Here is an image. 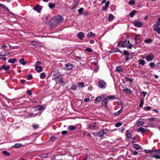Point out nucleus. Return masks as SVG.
Listing matches in <instances>:
<instances>
[{
    "instance_id": "nucleus-3",
    "label": "nucleus",
    "mask_w": 160,
    "mask_h": 160,
    "mask_svg": "<svg viewBox=\"0 0 160 160\" xmlns=\"http://www.w3.org/2000/svg\"><path fill=\"white\" fill-rule=\"evenodd\" d=\"M145 58L146 61L149 62L152 60L154 58V56L153 54L151 53L148 55H146Z\"/></svg>"
},
{
    "instance_id": "nucleus-13",
    "label": "nucleus",
    "mask_w": 160,
    "mask_h": 160,
    "mask_svg": "<svg viewBox=\"0 0 160 160\" xmlns=\"http://www.w3.org/2000/svg\"><path fill=\"white\" fill-rule=\"evenodd\" d=\"M34 10L37 11L38 12H40L41 8L39 7V6L38 5L35 6L33 8Z\"/></svg>"
},
{
    "instance_id": "nucleus-37",
    "label": "nucleus",
    "mask_w": 160,
    "mask_h": 160,
    "mask_svg": "<svg viewBox=\"0 0 160 160\" xmlns=\"http://www.w3.org/2000/svg\"><path fill=\"white\" fill-rule=\"evenodd\" d=\"M78 86L79 87L82 88H83L84 87V83L83 82L78 83Z\"/></svg>"
},
{
    "instance_id": "nucleus-50",
    "label": "nucleus",
    "mask_w": 160,
    "mask_h": 160,
    "mask_svg": "<svg viewBox=\"0 0 160 160\" xmlns=\"http://www.w3.org/2000/svg\"><path fill=\"white\" fill-rule=\"evenodd\" d=\"M122 125V123L121 122H119L116 123L115 124V127H120V126H121Z\"/></svg>"
},
{
    "instance_id": "nucleus-32",
    "label": "nucleus",
    "mask_w": 160,
    "mask_h": 160,
    "mask_svg": "<svg viewBox=\"0 0 160 160\" xmlns=\"http://www.w3.org/2000/svg\"><path fill=\"white\" fill-rule=\"evenodd\" d=\"M133 146L135 148L137 149H139L141 148L140 146L137 144H134Z\"/></svg>"
},
{
    "instance_id": "nucleus-9",
    "label": "nucleus",
    "mask_w": 160,
    "mask_h": 160,
    "mask_svg": "<svg viewBox=\"0 0 160 160\" xmlns=\"http://www.w3.org/2000/svg\"><path fill=\"white\" fill-rule=\"evenodd\" d=\"M85 35L84 33L82 32H79L77 34L78 38L80 40H82L84 37Z\"/></svg>"
},
{
    "instance_id": "nucleus-11",
    "label": "nucleus",
    "mask_w": 160,
    "mask_h": 160,
    "mask_svg": "<svg viewBox=\"0 0 160 160\" xmlns=\"http://www.w3.org/2000/svg\"><path fill=\"white\" fill-rule=\"evenodd\" d=\"M72 68V65L70 63H68L65 65V69L68 70H71Z\"/></svg>"
},
{
    "instance_id": "nucleus-53",
    "label": "nucleus",
    "mask_w": 160,
    "mask_h": 160,
    "mask_svg": "<svg viewBox=\"0 0 160 160\" xmlns=\"http://www.w3.org/2000/svg\"><path fill=\"white\" fill-rule=\"evenodd\" d=\"M152 157L155 158L156 159H160V155H156L154 156H152Z\"/></svg>"
},
{
    "instance_id": "nucleus-23",
    "label": "nucleus",
    "mask_w": 160,
    "mask_h": 160,
    "mask_svg": "<svg viewBox=\"0 0 160 160\" xmlns=\"http://www.w3.org/2000/svg\"><path fill=\"white\" fill-rule=\"evenodd\" d=\"M137 11L135 10H132L129 14V16L130 17L132 18L134 15L135 14V13Z\"/></svg>"
},
{
    "instance_id": "nucleus-24",
    "label": "nucleus",
    "mask_w": 160,
    "mask_h": 160,
    "mask_svg": "<svg viewBox=\"0 0 160 160\" xmlns=\"http://www.w3.org/2000/svg\"><path fill=\"white\" fill-rule=\"evenodd\" d=\"M0 6L7 11H8L9 10V9L4 4L0 3Z\"/></svg>"
},
{
    "instance_id": "nucleus-15",
    "label": "nucleus",
    "mask_w": 160,
    "mask_h": 160,
    "mask_svg": "<svg viewBox=\"0 0 160 160\" xmlns=\"http://www.w3.org/2000/svg\"><path fill=\"white\" fill-rule=\"evenodd\" d=\"M10 68V67L9 65L5 66V65H3L1 67V69H3L5 71H7L9 70Z\"/></svg>"
},
{
    "instance_id": "nucleus-33",
    "label": "nucleus",
    "mask_w": 160,
    "mask_h": 160,
    "mask_svg": "<svg viewBox=\"0 0 160 160\" xmlns=\"http://www.w3.org/2000/svg\"><path fill=\"white\" fill-rule=\"evenodd\" d=\"M46 76V75H45V73L42 72L40 74V77L41 79H44L45 78Z\"/></svg>"
},
{
    "instance_id": "nucleus-46",
    "label": "nucleus",
    "mask_w": 160,
    "mask_h": 160,
    "mask_svg": "<svg viewBox=\"0 0 160 160\" xmlns=\"http://www.w3.org/2000/svg\"><path fill=\"white\" fill-rule=\"evenodd\" d=\"M101 100V97H98L96 98L95 101L97 102H99Z\"/></svg>"
},
{
    "instance_id": "nucleus-14",
    "label": "nucleus",
    "mask_w": 160,
    "mask_h": 160,
    "mask_svg": "<svg viewBox=\"0 0 160 160\" xmlns=\"http://www.w3.org/2000/svg\"><path fill=\"white\" fill-rule=\"evenodd\" d=\"M124 43H125V42L122 41H120L118 43V46L119 47H126V46L124 45Z\"/></svg>"
},
{
    "instance_id": "nucleus-25",
    "label": "nucleus",
    "mask_w": 160,
    "mask_h": 160,
    "mask_svg": "<svg viewBox=\"0 0 160 160\" xmlns=\"http://www.w3.org/2000/svg\"><path fill=\"white\" fill-rule=\"evenodd\" d=\"M106 98H107V99H108V101L109 100H110V99H114L116 97H115V96H107L106 97Z\"/></svg>"
},
{
    "instance_id": "nucleus-21",
    "label": "nucleus",
    "mask_w": 160,
    "mask_h": 160,
    "mask_svg": "<svg viewBox=\"0 0 160 160\" xmlns=\"http://www.w3.org/2000/svg\"><path fill=\"white\" fill-rule=\"evenodd\" d=\"M116 70L118 72H122L123 71V68L121 66H118L116 68Z\"/></svg>"
},
{
    "instance_id": "nucleus-39",
    "label": "nucleus",
    "mask_w": 160,
    "mask_h": 160,
    "mask_svg": "<svg viewBox=\"0 0 160 160\" xmlns=\"http://www.w3.org/2000/svg\"><path fill=\"white\" fill-rule=\"evenodd\" d=\"M135 3L134 0H131L128 2V4L130 5H133L135 4Z\"/></svg>"
},
{
    "instance_id": "nucleus-12",
    "label": "nucleus",
    "mask_w": 160,
    "mask_h": 160,
    "mask_svg": "<svg viewBox=\"0 0 160 160\" xmlns=\"http://www.w3.org/2000/svg\"><path fill=\"white\" fill-rule=\"evenodd\" d=\"M96 122L92 123L89 125V128L92 130H94L96 128Z\"/></svg>"
},
{
    "instance_id": "nucleus-17",
    "label": "nucleus",
    "mask_w": 160,
    "mask_h": 160,
    "mask_svg": "<svg viewBox=\"0 0 160 160\" xmlns=\"http://www.w3.org/2000/svg\"><path fill=\"white\" fill-rule=\"evenodd\" d=\"M76 128V127L73 125H70L68 126V129L70 131H73Z\"/></svg>"
},
{
    "instance_id": "nucleus-8",
    "label": "nucleus",
    "mask_w": 160,
    "mask_h": 160,
    "mask_svg": "<svg viewBox=\"0 0 160 160\" xmlns=\"http://www.w3.org/2000/svg\"><path fill=\"white\" fill-rule=\"evenodd\" d=\"M110 2L109 1H107L105 5V6L102 7V10L103 11H106L108 8Z\"/></svg>"
},
{
    "instance_id": "nucleus-41",
    "label": "nucleus",
    "mask_w": 160,
    "mask_h": 160,
    "mask_svg": "<svg viewBox=\"0 0 160 160\" xmlns=\"http://www.w3.org/2000/svg\"><path fill=\"white\" fill-rule=\"evenodd\" d=\"M120 52L121 53H122V52L117 48L114 49L112 50V52Z\"/></svg>"
},
{
    "instance_id": "nucleus-1",
    "label": "nucleus",
    "mask_w": 160,
    "mask_h": 160,
    "mask_svg": "<svg viewBox=\"0 0 160 160\" xmlns=\"http://www.w3.org/2000/svg\"><path fill=\"white\" fill-rule=\"evenodd\" d=\"M63 21V18L60 15L53 17L50 21V25L52 27H55L58 23H62Z\"/></svg>"
},
{
    "instance_id": "nucleus-45",
    "label": "nucleus",
    "mask_w": 160,
    "mask_h": 160,
    "mask_svg": "<svg viewBox=\"0 0 160 160\" xmlns=\"http://www.w3.org/2000/svg\"><path fill=\"white\" fill-rule=\"evenodd\" d=\"M155 64L154 62H151L149 64V66L152 68H153L155 66Z\"/></svg>"
},
{
    "instance_id": "nucleus-48",
    "label": "nucleus",
    "mask_w": 160,
    "mask_h": 160,
    "mask_svg": "<svg viewBox=\"0 0 160 160\" xmlns=\"http://www.w3.org/2000/svg\"><path fill=\"white\" fill-rule=\"evenodd\" d=\"M125 78L127 80L131 82H132L133 81V80L132 79L129 78L128 77H125Z\"/></svg>"
},
{
    "instance_id": "nucleus-43",
    "label": "nucleus",
    "mask_w": 160,
    "mask_h": 160,
    "mask_svg": "<svg viewBox=\"0 0 160 160\" xmlns=\"http://www.w3.org/2000/svg\"><path fill=\"white\" fill-rule=\"evenodd\" d=\"M57 138L56 137H50V140L52 141V142H54V141H55V140H56L57 139Z\"/></svg>"
},
{
    "instance_id": "nucleus-2",
    "label": "nucleus",
    "mask_w": 160,
    "mask_h": 160,
    "mask_svg": "<svg viewBox=\"0 0 160 160\" xmlns=\"http://www.w3.org/2000/svg\"><path fill=\"white\" fill-rule=\"evenodd\" d=\"M160 24L158 22L153 25V29L154 31L157 32L159 34H160Z\"/></svg>"
},
{
    "instance_id": "nucleus-40",
    "label": "nucleus",
    "mask_w": 160,
    "mask_h": 160,
    "mask_svg": "<svg viewBox=\"0 0 160 160\" xmlns=\"http://www.w3.org/2000/svg\"><path fill=\"white\" fill-rule=\"evenodd\" d=\"M2 153L3 155H5L6 156H10L9 153L6 151H3Z\"/></svg>"
},
{
    "instance_id": "nucleus-27",
    "label": "nucleus",
    "mask_w": 160,
    "mask_h": 160,
    "mask_svg": "<svg viewBox=\"0 0 160 160\" xmlns=\"http://www.w3.org/2000/svg\"><path fill=\"white\" fill-rule=\"evenodd\" d=\"M17 60L16 59L14 58L13 59H10L8 60V62L9 63L13 64Z\"/></svg>"
},
{
    "instance_id": "nucleus-26",
    "label": "nucleus",
    "mask_w": 160,
    "mask_h": 160,
    "mask_svg": "<svg viewBox=\"0 0 160 160\" xmlns=\"http://www.w3.org/2000/svg\"><path fill=\"white\" fill-rule=\"evenodd\" d=\"M122 108H121L120 110L118 111V112L115 113H114V115L116 116H118L121 113V112H122Z\"/></svg>"
},
{
    "instance_id": "nucleus-49",
    "label": "nucleus",
    "mask_w": 160,
    "mask_h": 160,
    "mask_svg": "<svg viewBox=\"0 0 160 160\" xmlns=\"http://www.w3.org/2000/svg\"><path fill=\"white\" fill-rule=\"evenodd\" d=\"M84 9L83 8H80L79 9H78V12L79 13H80L81 14H82V11H83Z\"/></svg>"
},
{
    "instance_id": "nucleus-5",
    "label": "nucleus",
    "mask_w": 160,
    "mask_h": 160,
    "mask_svg": "<svg viewBox=\"0 0 160 160\" xmlns=\"http://www.w3.org/2000/svg\"><path fill=\"white\" fill-rule=\"evenodd\" d=\"M107 131L108 130L107 129H102L101 131L97 132L96 134L98 137H101L106 133Z\"/></svg>"
},
{
    "instance_id": "nucleus-35",
    "label": "nucleus",
    "mask_w": 160,
    "mask_h": 160,
    "mask_svg": "<svg viewBox=\"0 0 160 160\" xmlns=\"http://www.w3.org/2000/svg\"><path fill=\"white\" fill-rule=\"evenodd\" d=\"M152 39L151 38H148V39L145 40L144 41V42H145L148 43H150L151 42H152Z\"/></svg>"
},
{
    "instance_id": "nucleus-31",
    "label": "nucleus",
    "mask_w": 160,
    "mask_h": 160,
    "mask_svg": "<svg viewBox=\"0 0 160 160\" xmlns=\"http://www.w3.org/2000/svg\"><path fill=\"white\" fill-rule=\"evenodd\" d=\"M22 146L23 145L21 143H17L14 144L13 147L14 148H17Z\"/></svg>"
},
{
    "instance_id": "nucleus-6",
    "label": "nucleus",
    "mask_w": 160,
    "mask_h": 160,
    "mask_svg": "<svg viewBox=\"0 0 160 160\" xmlns=\"http://www.w3.org/2000/svg\"><path fill=\"white\" fill-rule=\"evenodd\" d=\"M98 86L99 87L104 88L106 87V83L103 80H100L98 83Z\"/></svg>"
},
{
    "instance_id": "nucleus-34",
    "label": "nucleus",
    "mask_w": 160,
    "mask_h": 160,
    "mask_svg": "<svg viewBox=\"0 0 160 160\" xmlns=\"http://www.w3.org/2000/svg\"><path fill=\"white\" fill-rule=\"evenodd\" d=\"M8 54H6V52H4L3 51H1L0 52V56H1L3 57L6 56L7 55H8Z\"/></svg>"
},
{
    "instance_id": "nucleus-10",
    "label": "nucleus",
    "mask_w": 160,
    "mask_h": 160,
    "mask_svg": "<svg viewBox=\"0 0 160 160\" xmlns=\"http://www.w3.org/2000/svg\"><path fill=\"white\" fill-rule=\"evenodd\" d=\"M35 70L38 72H40L42 71V66L35 65Z\"/></svg>"
},
{
    "instance_id": "nucleus-60",
    "label": "nucleus",
    "mask_w": 160,
    "mask_h": 160,
    "mask_svg": "<svg viewBox=\"0 0 160 160\" xmlns=\"http://www.w3.org/2000/svg\"><path fill=\"white\" fill-rule=\"evenodd\" d=\"M133 154L134 155H137L138 154V153L137 151H134L133 152Z\"/></svg>"
},
{
    "instance_id": "nucleus-47",
    "label": "nucleus",
    "mask_w": 160,
    "mask_h": 160,
    "mask_svg": "<svg viewBox=\"0 0 160 160\" xmlns=\"http://www.w3.org/2000/svg\"><path fill=\"white\" fill-rule=\"evenodd\" d=\"M43 108L42 105H40L37 106V108L39 110H42Z\"/></svg>"
},
{
    "instance_id": "nucleus-20",
    "label": "nucleus",
    "mask_w": 160,
    "mask_h": 160,
    "mask_svg": "<svg viewBox=\"0 0 160 160\" xmlns=\"http://www.w3.org/2000/svg\"><path fill=\"white\" fill-rule=\"evenodd\" d=\"M19 62L21 64L23 65H25L26 64V62L24 61V59L23 58H21L19 60Z\"/></svg>"
},
{
    "instance_id": "nucleus-59",
    "label": "nucleus",
    "mask_w": 160,
    "mask_h": 160,
    "mask_svg": "<svg viewBox=\"0 0 160 160\" xmlns=\"http://www.w3.org/2000/svg\"><path fill=\"white\" fill-rule=\"evenodd\" d=\"M42 64V63L41 62L38 61L36 62V64L35 65H41Z\"/></svg>"
},
{
    "instance_id": "nucleus-57",
    "label": "nucleus",
    "mask_w": 160,
    "mask_h": 160,
    "mask_svg": "<svg viewBox=\"0 0 160 160\" xmlns=\"http://www.w3.org/2000/svg\"><path fill=\"white\" fill-rule=\"evenodd\" d=\"M27 93L29 95H31L32 94V92L30 90L28 91Z\"/></svg>"
},
{
    "instance_id": "nucleus-64",
    "label": "nucleus",
    "mask_w": 160,
    "mask_h": 160,
    "mask_svg": "<svg viewBox=\"0 0 160 160\" xmlns=\"http://www.w3.org/2000/svg\"><path fill=\"white\" fill-rule=\"evenodd\" d=\"M78 3L77 2H76L73 4V6L74 7V8H75V7H76V6L78 5Z\"/></svg>"
},
{
    "instance_id": "nucleus-38",
    "label": "nucleus",
    "mask_w": 160,
    "mask_h": 160,
    "mask_svg": "<svg viewBox=\"0 0 160 160\" xmlns=\"http://www.w3.org/2000/svg\"><path fill=\"white\" fill-rule=\"evenodd\" d=\"M126 46V47L127 48L131 49L133 45L131 43H129V44H127Z\"/></svg>"
},
{
    "instance_id": "nucleus-51",
    "label": "nucleus",
    "mask_w": 160,
    "mask_h": 160,
    "mask_svg": "<svg viewBox=\"0 0 160 160\" xmlns=\"http://www.w3.org/2000/svg\"><path fill=\"white\" fill-rule=\"evenodd\" d=\"M144 109L146 111H149L151 109V107H146L144 108Z\"/></svg>"
},
{
    "instance_id": "nucleus-29",
    "label": "nucleus",
    "mask_w": 160,
    "mask_h": 160,
    "mask_svg": "<svg viewBox=\"0 0 160 160\" xmlns=\"http://www.w3.org/2000/svg\"><path fill=\"white\" fill-rule=\"evenodd\" d=\"M126 134L128 139H129L131 138V133H129L128 131H126Z\"/></svg>"
},
{
    "instance_id": "nucleus-42",
    "label": "nucleus",
    "mask_w": 160,
    "mask_h": 160,
    "mask_svg": "<svg viewBox=\"0 0 160 160\" xmlns=\"http://www.w3.org/2000/svg\"><path fill=\"white\" fill-rule=\"evenodd\" d=\"M144 123V122L143 121H139L137 123V126L139 127L141 125Z\"/></svg>"
},
{
    "instance_id": "nucleus-44",
    "label": "nucleus",
    "mask_w": 160,
    "mask_h": 160,
    "mask_svg": "<svg viewBox=\"0 0 160 160\" xmlns=\"http://www.w3.org/2000/svg\"><path fill=\"white\" fill-rule=\"evenodd\" d=\"M123 53L125 55L129 56L130 55L129 52L127 50H125L123 51Z\"/></svg>"
},
{
    "instance_id": "nucleus-7",
    "label": "nucleus",
    "mask_w": 160,
    "mask_h": 160,
    "mask_svg": "<svg viewBox=\"0 0 160 160\" xmlns=\"http://www.w3.org/2000/svg\"><path fill=\"white\" fill-rule=\"evenodd\" d=\"M108 100L107 98H105L103 99L102 102V105L105 108H108V106L107 104Z\"/></svg>"
},
{
    "instance_id": "nucleus-18",
    "label": "nucleus",
    "mask_w": 160,
    "mask_h": 160,
    "mask_svg": "<svg viewBox=\"0 0 160 160\" xmlns=\"http://www.w3.org/2000/svg\"><path fill=\"white\" fill-rule=\"evenodd\" d=\"M138 132H141L142 134L146 131V130L144 128L142 127L139 128L138 129Z\"/></svg>"
},
{
    "instance_id": "nucleus-52",
    "label": "nucleus",
    "mask_w": 160,
    "mask_h": 160,
    "mask_svg": "<svg viewBox=\"0 0 160 160\" xmlns=\"http://www.w3.org/2000/svg\"><path fill=\"white\" fill-rule=\"evenodd\" d=\"M32 127L34 129H36L38 128L39 127L38 125L36 124V125H34L33 124L32 125Z\"/></svg>"
},
{
    "instance_id": "nucleus-16",
    "label": "nucleus",
    "mask_w": 160,
    "mask_h": 160,
    "mask_svg": "<svg viewBox=\"0 0 160 160\" xmlns=\"http://www.w3.org/2000/svg\"><path fill=\"white\" fill-rule=\"evenodd\" d=\"M123 92L126 94H131L132 93V91L130 89L127 88L123 89Z\"/></svg>"
},
{
    "instance_id": "nucleus-62",
    "label": "nucleus",
    "mask_w": 160,
    "mask_h": 160,
    "mask_svg": "<svg viewBox=\"0 0 160 160\" xmlns=\"http://www.w3.org/2000/svg\"><path fill=\"white\" fill-rule=\"evenodd\" d=\"M152 151V150H147L145 151V152L146 153H151Z\"/></svg>"
},
{
    "instance_id": "nucleus-55",
    "label": "nucleus",
    "mask_w": 160,
    "mask_h": 160,
    "mask_svg": "<svg viewBox=\"0 0 160 160\" xmlns=\"http://www.w3.org/2000/svg\"><path fill=\"white\" fill-rule=\"evenodd\" d=\"M32 75L31 74H30L28 75V80H31L32 79Z\"/></svg>"
},
{
    "instance_id": "nucleus-19",
    "label": "nucleus",
    "mask_w": 160,
    "mask_h": 160,
    "mask_svg": "<svg viewBox=\"0 0 160 160\" xmlns=\"http://www.w3.org/2000/svg\"><path fill=\"white\" fill-rule=\"evenodd\" d=\"M95 34L93 33L92 32L90 31L88 33L87 35V36L88 38L94 37L95 36Z\"/></svg>"
},
{
    "instance_id": "nucleus-58",
    "label": "nucleus",
    "mask_w": 160,
    "mask_h": 160,
    "mask_svg": "<svg viewBox=\"0 0 160 160\" xmlns=\"http://www.w3.org/2000/svg\"><path fill=\"white\" fill-rule=\"evenodd\" d=\"M59 82L61 84H64V82L62 78H61L59 80Z\"/></svg>"
},
{
    "instance_id": "nucleus-56",
    "label": "nucleus",
    "mask_w": 160,
    "mask_h": 160,
    "mask_svg": "<svg viewBox=\"0 0 160 160\" xmlns=\"http://www.w3.org/2000/svg\"><path fill=\"white\" fill-rule=\"evenodd\" d=\"M67 133H68V132L66 131H62V132H61L62 134L63 135L67 134Z\"/></svg>"
},
{
    "instance_id": "nucleus-61",
    "label": "nucleus",
    "mask_w": 160,
    "mask_h": 160,
    "mask_svg": "<svg viewBox=\"0 0 160 160\" xmlns=\"http://www.w3.org/2000/svg\"><path fill=\"white\" fill-rule=\"evenodd\" d=\"M143 104V102L142 100V101H141V102L139 105V107H142V106Z\"/></svg>"
},
{
    "instance_id": "nucleus-28",
    "label": "nucleus",
    "mask_w": 160,
    "mask_h": 160,
    "mask_svg": "<svg viewBox=\"0 0 160 160\" xmlns=\"http://www.w3.org/2000/svg\"><path fill=\"white\" fill-rule=\"evenodd\" d=\"M114 19V16L112 14H110L108 17V20L109 21H112Z\"/></svg>"
},
{
    "instance_id": "nucleus-22",
    "label": "nucleus",
    "mask_w": 160,
    "mask_h": 160,
    "mask_svg": "<svg viewBox=\"0 0 160 160\" xmlns=\"http://www.w3.org/2000/svg\"><path fill=\"white\" fill-rule=\"evenodd\" d=\"M138 65H144L146 63L145 61L144 60L142 59H140L138 61Z\"/></svg>"
},
{
    "instance_id": "nucleus-63",
    "label": "nucleus",
    "mask_w": 160,
    "mask_h": 160,
    "mask_svg": "<svg viewBox=\"0 0 160 160\" xmlns=\"http://www.w3.org/2000/svg\"><path fill=\"white\" fill-rule=\"evenodd\" d=\"M149 120L150 121V122H152L153 121H154V118H151L149 119Z\"/></svg>"
},
{
    "instance_id": "nucleus-36",
    "label": "nucleus",
    "mask_w": 160,
    "mask_h": 160,
    "mask_svg": "<svg viewBox=\"0 0 160 160\" xmlns=\"http://www.w3.org/2000/svg\"><path fill=\"white\" fill-rule=\"evenodd\" d=\"M77 86L76 85H73L70 88V89L72 90H76Z\"/></svg>"
},
{
    "instance_id": "nucleus-30",
    "label": "nucleus",
    "mask_w": 160,
    "mask_h": 160,
    "mask_svg": "<svg viewBox=\"0 0 160 160\" xmlns=\"http://www.w3.org/2000/svg\"><path fill=\"white\" fill-rule=\"evenodd\" d=\"M48 6L51 9H52L54 7L55 4L52 3L50 2L49 3Z\"/></svg>"
},
{
    "instance_id": "nucleus-4",
    "label": "nucleus",
    "mask_w": 160,
    "mask_h": 160,
    "mask_svg": "<svg viewBox=\"0 0 160 160\" xmlns=\"http://www.w3.org/2000/svg\"><path fill=\"white\" fill-rule=\"evenodd\" d=\"M134 25L137 27H141L143 25V23L138 20H135L134 22L132 23Z\"/></svg>"
},
{
    "instance_id": "nucleus-54",
    "label": "nucleus",
    "mask_w": 160,
    "mask_h": 160,
    "mask_svg": "<svg viewBox=\"0 0 160 160\" xmlns=\"http://www.w3.org/2000/svg\"><path fill=\"white\" fill-rule=\"evenodd\" d=\"M86 49V51L89 52H92V49L90 48H87Z\"/></svg>"
}]
</instances>
